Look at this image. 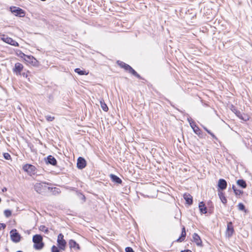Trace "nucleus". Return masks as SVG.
I'll use <instances>...</instances> for the list:
<instances>
[{
	"instance_id": "obj_11",
	"label": "nucleus",
	"mask_w": 252,
	"mask_h": 252,
	"mask_svg": "<svg viewBox=\"0 0 252 252\" xmlns=\"http://www.w3.org/2000/svg\"><path fill=\"white\" fill-rule=\"evenodd\" d=\"M23 67V65L22 63H16L15 64L14 67L13 68V72L17 75H21Z\"/></svg>"
},
{
	"instance_id": "obj_18",
	"label": "nucleus",
	"mask_w": 252,
	"mask_h": 252,
	"mask_svg": "<svg viewBox=\"0 0 252 252\" xmlns=\"http://www.w3.org/2000/svg\"><path fill=\"white\" fill-rule=\"evenodd\" d=\"M46 162L47 163L52 165H56L57 163L56 159L51 155L48 156L47 157Z\"/></svg>"
},
{
	"instance_id": "obj_31",
	"label": "nucleus",
	"mask_w": 252,
	"mask_h": 252,
	"mask_svg": "<svg viewBox=\"0 0 252 252\" xmlns=\"http://www.w3.org/2000/svg\"><path fill=\"white\" fill-rule=\"evenodd\" d=\"M234 192L236 196L242 195L244 192L243 190L237 189H236Z\"/></svg>"
},
{
	"instance_id": "obj_4",
	"label": "nucleus",
	"mask_w": 252,
	"mask_h": 252,
	"mask_svg": "<svg viewBox=\"0 0 252 252\" xmlns=\"http://www.w3.org/2000/svg\"><path fill=\"white\" fill-rule=\"evenodd\" d=\"M57 243L59 249L61 250L64 251L65 249L66 242L63 239V235L62 233H60L58 235Z\"/></svg>"
},
{
	"instance_id": "obj_1",
	"label": "nucleus",
	"mask_w": 252,
	"mask_h": 252,
	"mask_svg": "<svg viewBox=\"0 0 252 252\" xmlns=\"http://www.w3.org/2000/svg\"><path fill=\"white\" fill-rule=\"evenodd\" d=\"M43 238L41 235L35 234L33 236L32 241L34 243L33 247L35 250H39L44 247V243L42 241Z\"/></svg>"
},
{
	"instance_id": "obj_5",
	"label": "nucleus",
	"mask_w": 252,
	"mask_h": 252,
	"mask_svg": "<svg viewBox=\"0 0 252 252\" xmlns=\"http://www.w3.org/2000/svg\"><path fill=\"white\" fill-rule=\"evenodd\" d=\"M11 240L14 243H18L21 240V236L16 229H12L10 232Z\"/></svg>"
},
{
	"instance_id": "obj_35",
	"label": "nucleus",
	"mask_w": 252,
	"mask_h": 252,
	"mask_svg": "<svg viewBox=\"0 0 252 252\" xmlns=\"http://www.w3.org/2000/svg\"><path fill=\"white\" fill-rule=\"evenodd\" d=\"M3 157L5 159H7V160H8V159H10V158H11L10 155L7 153H4L3 154Z\"/></svg>"
},
{
	"instance_id": "obj_32",
	"label": "nucleus",
	"mask_w": 252,
	"mask_h": 252,
	"mask_svg": "<svg viewBox=\"0 0 252 252\" xmlns=\"http://www.w3.org/2000/svg\"><path fill=\"white\" fill-rule=\"evenodd\" d=\"M46 119L48 122L53 121L55 119V117L47 115L45 116Z\"/></svg>"
},
{
	"instance_id": "obj_38",
	"label": "nucleus",
	"mask_w": 252,
	"mask_h": 252,
	"mask_svg": "<svg viewBox=\"0 0 252 252\" xmlns=\"http://www.w3.org/2000/svg\"><path fill=\"white\" fill-rule=\"evenodd\" d=\"M19 56H20L21 58H23L24 59L25 56H27L26 55H25L24 53L22 52L21 51H20L19 54H18Z\"/></svg>"
},
{
	"instance_id": "obj_9",
	"label": "nucleus",
	"mask_w": 252,
	"mask_h": 252,
	"mask_svg": "<svg viewBox=\"0 0 252 252\" xmlns=\"http://www.w3.org/2000/svg\"><path fill=\"white\" fill-rule=\"evenodd\" d=\"M1 39L4 42L14 46H18L19 44L15 40H13L12 38L8 37L7 35L4 34L1 35Z\"/></svg>"
},
{
	"instance_id": "obj_6",
	"label": "nucleus",
	"mask_w": 252,
	"mask_h": 252,
	"mask_svg": "<svg viewBox=\"0 0 252 252\" xmlns=\"http://www.w3.org/2000/svg\"><path fill=\"white\" fill-rule=\"evenodd\" d=\"M188 121L189 123L190 126L193 129V132L197 135H200L201 133V131L198 126L196 125L195 123L191 118H188Z\"/></svg>"
},
{
	"instance_id": "obj_40",
	"label": "nucleus",
	"mask_w": 252,
	"mask_h": 252,
	"mask_svg": "<svg viewBox=\"0 0 252 252\" xmlns=\"http://www.w3.org/2000/svg\"><path fill=\"white\" fill-rule=\"evenodd\" d=\"M21 75H22L24 77L27 78L28 77L27 73H25V72H23V73H21Z\"/></svg>"
},
{
	"instance_id": "obj_14",
	"label": "nucleus",
	"mask_w": 252,
	"mask_h": 252,
	"mask_svg": "<svg viewBox=\"0 0 252 252\" xmlns=\"http://www.w3.org/2000/svg\"><path fill=\"white\" fill-rule=\"evenodd\" d=\"M234 232V230L232 222H228L227 225L226 235L228 236V237H230L232 236Z\"/></svg>"
},
{
	"instance_id": "obj_17",
	"label": "nucleus",
	"mask_w": 252,
	"mask_h": 252,
	"mask_svg": "<svg viewBox=\"0 0 252 252\" xmlns=\"http://www.w3.org/2000/svg\"><path fill=\"white\" fill-rule=\"evenodd\" d=\"M193 240L198 246H202V241L200 236L196 233H194L192 236Z\"/></svg>"
},
{
	"instance_id": "obj_28",
	"label": "nucleus",
	"mask_w": 252,
	"mask_h": 252,
	"mask_svg": "<svg viewBox=\"0 0 252 252\" xmlns=\"http://www.w3.org/2000/svg\"><path fill=\"white\" fill-rule=\"evenodd\" d=\"M186 236V233H181V236L177 240L178 242H182L184 241Z\"/></svg>"
},
{
	"instance_id": "obj_36",
	"label": "nucleus",
	"mask_w": 252,
	"mask_h": 252,
	"mask_svg": "<svg viewBox=\"0 0 252 252\" xmlns=\"http://www.w3.org/2000/svg\"><path fill=\"white\" fill-rule=\"evenodd\" d=\"M117 63L122 68H123V66L126 64V63L120 61H117Z\"/></svg>"
},
{
	"instance_id": "obj_10",
	"label": "nucleus",
	"mask_w": 252,
	"mask_h": 252,
	"mask_svg": "<svg viewBox=\"0 0 252 252\" xmlns=\"http://www.w3.org/2000/svg\"><path fill=\"white\" fill-rule=\"evenodd\" d=\"M23 169L30 175H34L35 173L36 168L32 164H25L23 166Z\"/></svg>"
},
{
	"instance_id": "obj_45",
	"label": "nucleus",
	"mask_w": 252,
	"mask_h": 252,
	"mask_svg": "<svg viewBox=\"0 0 252 252\" xmlns=\"http://www.w3.org/2000/svg\"><path fill=\"white\" fill-rule=\"evenodd\" d=\"M203 128L208 132V131H210L209 129H208L206 127L203 126Z\"/></svg>"
},
{
	"instance_id": "obj_33",
	"label": "nucleus",
	"mask_w": 252,
	"mask_h": 252,
	"mask_svg": "<svg viewBox=\"0 0 252 252\" xmlns=\"http://www.w3.org/2000/svg\"><path fill=\"white\" fill-rule=\"evenodd\" d=\"M51 252H60L59 249L56 246L53 245L51 248Z\"/></svg>"
},
{
	"instance_id": "obj_22",
	"label": "nucleus",
	"mask_w": 252,
	"mask_h": 252,
	"mask_svg": "<svg viewBox=\"0 0 252 252\" xmlns=\"http://www.w3.org/2000/svg\"><path fill=\"white\" fill-rule=\"evenodd\" d=\"M218 195L221 202L225 205L227 203V199L224 195V193L221 191H219Z\"/></svg>"
},
{
	"instance_id": "obj_39",
	"label": "nucleus",
	"mask_w": 252,
	"mask_h": 252,
	"mask_svg": "<svg viewBox=\"0 0 252 252\" xmlns=\"http://www.w3.org/2000/svg\"><path fill=\"white\" fill-rule=\"evenodd\" d=\"M208 133L210 135H211V136L213 138H215L216 139H217V138L216 137V136L213 133H212L211 131H208Z\"/></svg>"
},
{
	"instance_id": "obj_41",
	"label": "nucleus",
	"mask_w": 252,
	"mask_h": 252,
	"mask_svg": "<svg viewBox=\"0 0 252 252\" xmlns=\"http://www.w3.org/2000/svg\"><path fill=\"white\" fill-rule=\"evenodd\" d=\"M0 227H2L3 229L5 228L6 225L4 223H0Z\"/></svg>"
},
{
	"instance_id": "obj_2",
	"label": "nucleus",
	"mask_w": 252,
	"mask_h": 252,
	"mask_svg": "<svg viewBox=\"0 0 252 252\" xmlns=\"http://www.w3.org/2000/svg\"><path fill=\"white\" fill-rule=\"evenodd\" d=\"M48 184L46 182L36 183L34 186V189L37 193L42 194L48 189V187L47 186V185Z\"/></svg>"
},
{
	"instance_id": "obj_13",
	"label": "nucleus",
	"mask_w": 252,
	"mask_h": 252,
	"mask_svg": "<svg viewBox=\"0 0 252 252\" xmlns=\"http://www.w3.org/2000/svg\"><path fill=\"white\" fill-rule=\"evenodd\" d=\"M24 60L34 66L36 65L38 63L37 60L32 56L27 55V56H25Z\"/></svg>"
},
{
	"instance_id": "obj_42",
	"label": "nucleus",
	"mask_w": 252,
	"mask_h": 252,
	"mask_svg": "<svg viewBox=\"0 0 252 252\" xmlns=\"http://www.w3.org/2000/svg\"><path fill=\"white\" fill-rule=\"evenodd\" d=\"M181 252H192L190 250H186L181 251Z\"/></svg>"
},
{
	"instance_id": "obj_8",
	"label": "nucleus",
	"mask_w": 252,
	"mask_h": 252,
	"mask_svg": "<svg viewBox=\"0 0 252 252\" xmlns=\"http://www.w3.org/2000/svg\"><path fill=\"white\" fill-rule=\"evenodd\" d=\"M125 70L127 71L129 73H131L136 77L140 79H143V78L129 65L126 63L123 66Z\"/></svg>"
},
{
	"instance_id": "obj_12",
	"label": "nucleus",
	"mask_w": 252,
	"mask_h": 252,
	"mask_svg": "<svg viewBox=\"0 0 252 252\" xmlns=\"http://www.w3.org/2000/svg\"><path fill=\"white\" fill-rule=\"evenodd\" d=\"M86 166V161L84 158L79 157L77 159V167L79 169L84 168Z\"/></svg>"
},
{
	"instance_id": "obj_21",
	"label": "nucleus",
	"mask_w": 252,
	"mask_h": 252,
	"mask_svg": "<svg viewBox=\"0 0 252 252\" xmlns=\"http://www.w3.org/2000/svg\"><path fill=\"white\" fill-rule=\"evenodd\" d=\"M198 207L201 213L206 214L207 213V208L203 201L199 203Z\"/></svg>"
},
{
	"instance_id": "obj_47",
	"label": "nucleus",
	"mask_w": 252,
	"mask_h": 252,
	"mask_svg": "<svg viewBox=\"0 0 252 252\" xmlns=\"http://www.w3.org/2000/svg\"><path fill=\"white\" fill-rule=\"evenodd\" d=\"M83 198H84V199H85V196H84V195H83Z\"/></svg>"
},
{
	"instance_id": "obj_19",
	"label": "nucleus",
	"mask_w": 252,
	"mask_h": 252,
	"mask_svg": "<svg viewBox=\"0 0 252 252\" xmlns=\"http://www.w3.org/2000/svg\"><path fill=\"white\" fill-rule=\"evenodd\" d=\"M183 196L188 204L190 205L192 204V197L190 194L186 193L184 194Z\"/></svg>"
},
{
	"instance_id": "obj_20",
	"label": "nucleus",
	"mask_w": 252,
	"mask_h": 252,
	"mask_svg": "<svg viewBox=\"0 0 252 252\" xmlns=\"http://www.w3.org/2000/svg\"><path fill=\"white\" fill-rule=\"evenodd\" d=\"M110 177L112 181L115 183L121 184L122 183V180L119 177L114 174H111Z\"/></svg>"
},
{
	"instance_id": "obj_25",
	"label": "nucleus",
	"mask_w": 252,
	"mask_h": 252,
	"mask_svg": "<svg viewBox=\"0 0 252 252\" xmlns=\"http://www.w3.org/2000/svg\"><path fill=\"white\" fill-rule=\"evenodd\" d=\"M69 245L71 248H76L78 250H80V247L78 244H77L76 241H75L73 240H70L69 242Z\"/></svg>"
},
{
	"instance_id": "obj_15",
	"label": "nucleus",
	"mask_w": 252,
	"mask_h": 252,
	"mask_svg": "<svg viewBox=\"0 0 252 252\" xmlns=\"http://www.w3.org/2000/svg\"><path fill=\"white\" fill-rule=\"evenodd\" d=\"M236 115L240 119L246 121L249 120L248 116L242 113L240 111L234 108L232 110Z\"/></svg>"
},
{
	"instance_id": "obj_30",
	"label": "nucleus",
	"mask_w": 252,
	"mask_h": 252,
	"mask_svg": "<svg viewBox=\"0 0 252 252\" xmlns=\"http://www.w3.org/2000/svg\"><path fill=\"white\" fill-rule=\"evenodd\" d=\"M238 209L240 211H246L245 205L242 203H239L238 205Z\"/></svg>"
},
{
	"instance_id": "obj_23",
	"label": "nucleus",
	"mask_w": 252,
	"mask_h": 252,
	"mask_svg": "<svg viewBox=\"0 0 252 252\" xmlns=\"http://www.w3.org/2000/svg\"><path fill=\"white\" fill-rule=\"evenodd\" d=\"M237 185L242 188V189H245L247 187L246 181L243 179H239L237 181Z\"/></svg>"
},
{
	"instance_id": "obj_27",
	"label": "nucleus",
	"mask_w": 252,
	"mask_h": 252,
	"mask_svg": "<svg viewBox=\"0 0 252 252\" xmlns=\"http://www.w3.org/2000/svg\"><path fill=\"white\" fill-rule=\"evenodd\" d=\"M74 71L80 75H87L88 74V72H86L85 70H81L79 68H75Z\"/></svg>"
},
{
	"instance_id": "obj_43",
	"label": "nucleus",
	"mask_w": 252,
	"mask_h": 252,
	"mask_svg": "<svg viewBox=\"0 0 252 252\" xmlns=\"http://www.w3.org/2000/svg\"><path fill=\"white\" fill-rule=\"evenodd\" d=\"M232 189L234 191L237 189L236 187H235V186L234 185H232Z\"/></svg>"
},
{
	"instance_id": "obj_37",
	"label": "nucleus",
	"mask_w": 252,
	"mask_h": 252,
	"mask_svg": "<svg viewBox=\"0 0 252 252\" xmlns=\"http://www.w3.org/2000/svg\"><path fill=\"white\" fill-rule=\"evenodd\" d=\"M126 252H134L133 249L129 247H126L125 249Z\"/></svg>"
},
{
	"instance_id": "obj_44",
	"label": "nucleus",
	"mask_w": 252,
	"mask_h": 252,
	"mask_svg": "<svg viewBox=\"0 0 252 252\" xmlns=\"http://www.w3.org/2000/svg\"><path fill=\"white\" fill-rule=\"evenodd\" d=\"M182 232L186 233V230L185 226H183L182 228Z\"/></svg>"
},
{
	"instance_id": "obj_24",
	"label": "nucleus",
	"mask_w": 252,
	"mask_h": 252,
	"mask_svg": "<svg viewBox=\"0 0 252 252\" xmlns=\"http://www.w3.org/2000/svg\"><path fill=\"white\" fill-rule=\"evenodd\" d=\"M48 189L50 190L53 195H57L59 194L61 192V190L59 188H57L56 187L54 188H51V187H48Z\"/></svg>"
},
{
	"instance_id": "obj_46",
	"label": "nucleus",
	"mask_w": 252,
	"mask_h": 252,
	"mask_svg": "<svg viewBox=\"0 0 252 252\" xmlns=\"http://www.w3.org/2000/svg\"><path fill=\"white\" fill-rule=\"evenodd\" d=\"M7 190V189L6 188H3L2 189V192H5Z\"/></svg>"
},
{
	"instance_id": "obj_34",
	"label": "nucleus",
	"mask_w": 252,
	"mask_h": 252,
	"mask_svg": "<svg viewBox=\"0 0 252 252\" xmlns=\"http://www.w3.org/2000/svg\"><path fill=\"white\" fill-rule=\"evenodd\" d=\"M4 214L6 217H9L11 215V212L10 210H6L4 212Z\"/></svg>"
},
{
	"instance_id": "obj_3",
	"label": "nucleus",
	"mask_w": 252,
	"mask_h": 252,
	"mask_svg": "<svg viewBox=\"0 0 252 252\" xmlns=\"http://www.w3.org/2000/svg\"><path fill=\"white\" fill-rule=\"evenodd\" d=\"M10 9L11 12L16 16L24 17L25 16V11L19 7L11 6L10 7Z\"/></svg>"
},
{
	"instance_id": "obj_29",
	"label": "nucleus",
	"mask_w": 252,
	"mask_h": 252,
	"mask_svg": "<svg viewBox=\"0 0 252 252\" xmlns=\"http://www.w3.org/2000/svg\"><path fill=\"white\" fill-rule=\"evenodd\" d=\"M39 230L41 231H43L45 233L47 234L49 232V230L47 227H46L45 225H40L39 227Z\"/></svg>"
},
{
	"instance_id": "obj_16",
	"label": "nucleus",
	"mask_w": 252,
	"mask_h": 252,
	"mask_svg": "<svg viewBox=\"0 0 252 252\" xmlns=\"http://www.w3.org/2000/svg\"><path fill=\"white\" fill-rule=\"evenodd\" d=\"M218 190H223L225 189L227 187V182L223 179H220L218 181Z\"/></svg>"
},
{
	"instance_id": "obj_7",
	"label": "nucleus",
	"mask_w": 252,
	"mask_h": 252,
	"mask_svg": "<svg viewBox=\"0 0 252 252\" xmlns=\"http://www.w3.org/2000/svg\"><path fill=\"white\" fill-rule=\"evenodd\" d=\"M125 70L127 71L129 73H131L136 77L140 79H143V78L129 65L126 63L123 66Z\"/></svg>"
},
{
	"instance_id": "obj_26",
	"label": "nucleus",
	"mask_w": 252,
	"mask_h": 252,
	"mask_svg": "<svg viewBox=\"0 0 252 252\" xmlns=\"http://www.w3.org/2000/svg\"><path fill=\"white\" fill-rule=\"evenodd\" d=\"M100 104L102 109L105 112H107L108 110V107L103 100L100 101Z\"/></svg>"
}]
</instances>
